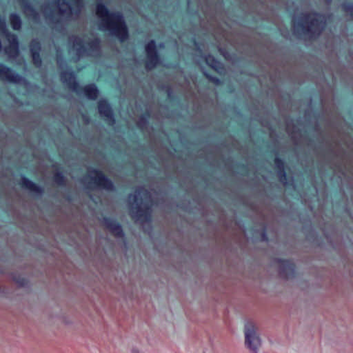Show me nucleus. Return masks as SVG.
Segmentation results:
<instances>
[{
	"label": "nucleus",
	"mask_w": 353,
	"mask_h": 353,
	"mask_svg": "<svg viewBox=\"0 0 353 353\" xmlns=\"http://www.w3.org/2000/svg\"><path fill=\"white\" fill-rule=\"evenodd\" d=\"M61 79L63 83L67 84L70 89L77 92H79V85L76 82L75 78L72 72H62L61 75Z\"/></svg>",
	"instance_id": "nucleus-10"
},
{
	"label": "nucleus",
	"mask_w": 353,
	"mask_h": 353,
	"mask_svg": "<svg viewBox=\"0 0 353 353\" xmlns=\"http://www.w3.org/2000/svg\"><path fill=\"white\" fill-rule=\"evenodd\" d=\"M275 163L279 167H280V164H282V163L278 159H276Z\"/></svg>",
	"instance_id": "nucleus-21"
},
{
	"label": "nucleus",
	"mask_w": 353,
	"mask_h": 353,
	"mask_svg": "<svg viewBox=\"0 0 353 353\" xmlns=\"http://www.w3.org/2000/svg\"><path fill=\"white\" fill-rule=\"evenodd\" d=\"M0 32L5 34L8 42V46L5 47V52L10 58H14L18 55V42L17 37L14 34H11L7 32L6 24L4 21H0Z\"/></svg>",
	"instance_id": "nucleus-7"
},
{
	"label": "nucleus",
	"mask_w": 353,
	"mask_h": 353,
	"mask_svg": "<svg viewBox=\"0 0 353 353\" xmlns=\"http://www.w3.org/2000/svg\"><path fill=\"white\" fill-rule=\"evenodd\" d=\"M145 52L147 54L146 68L148 69H152L155 67L159 62L154 41H151L147 44Z\"/></svg>",
	"instance_id": "nucleus-9"
},
{
	"label": "nucleus",
	"mask_w": 353,
	"mask_h": 353,
	"mask_svg": "<svg viewBox=\"0 0 353 353\" xmlns=\"http://www.w3.org/2000/svg\"><path fill=\"white\" fill-rule=\"evenodd\" d=\"M132 353H140V352H139V350H138V349H137V348H133V349L132 350Z\"/></svg>",
	"instance_id": "nucleus-22"
},
{
	"label": "nucleus",
	"mask_w": 353,
	"mask_h": 353,
	"mask_svg": "<svg viewBox=\"0 0 353 353\" xmlns=\"http://www.w3.org/2000/svg\"><path fill=\"white\" fill-rule=\"evenodd\" d=\"M10 20L13 29L19 30L21 28V21L19 16L16 14H11Z\"/></svg>",
	"instance_id": "nucleus-19"
},
{
	"label": "nucleus",
	"mask_w": 353,
	"mask_h": 353,
	"mask_svg": "<svg viewBox=\"0 0 353 353\" xmlns=\"http://www.w3.org/2000/svg\"><path fill=\"white\" fill-rule=\"evenodd\" d=\"M99 111L102 117H104L110 121V124L114 123L112 120V110L110 105L105 101H100L99 102Z\"/></svg>",
	"instance_id": "nucleus-13"
},
{
	"label": "nucleus",
	"mask_w": 353,
	"mask_h": 353,
	"mask_svg": "<svg viewBox=\"0 0 353 353\" xmlns=\"http://www.w3.org/2000/svg\"><path fill=\"white\" fill-rule=\"evenodd\" d=\"M39 50H40L39 43L36 40L32 41L30 44V51H31L34 64L37 67L40 66L41 63V60L39 54Z\"/></svg>",
	"instance_id": "nucleus-14"
},
{
	"label": "nucleus",
	"mask_w": 353,
	"mask_h": 353,
	"mask_svg": "<svg viewBox=\"0 0 353 353\" xmlns=\"http://www.w3.org/2000/svg\"><path fill=\"white\" fill-rule=\"evenodd\" d=\"M29 10H31V9H30V8H26L25 9V12L28 14V11H29Z\"/></svg>",
	"instance_id": "nucleus-24"
},
{
	"label": "nucleus",
	"mask_w": 353,
	"mask_h": 353,
	"mask_svg": "<svg viewBox=\"0 0 353 353\" xmlns=\"http://www.w3.org/2000/svg\"><path fill=\"white\" fill-rule=\"evenodd\" d=\"M129 201L131 203V215L136 221L143 223L150 219L149 205L151 203L150 192L141 188L136 192L135 195L129 196Z\"/></svg>",
	"instance_id": "nucleus-2"
},
{
	"label": "nucleus",
	"mask_w": 353,
	"mask_h": 353,
	"mask_svg": "<svg viewBox=\"0 0 353 353\" xmlns=\"http://www.w3.org/2000/svg\"><path fill=\"white\" fill-rule=\"evenodd\" d=\"M211 80H212L213 82H214V83H218L219 80H218L217 79H216V78H211Z\"/></svg>",
	"instance_id": "nucleus-23"
},
{
	"label": "nucleus",
	"mask_w": 353,
	"mask_h": 353,
	"mask_svg": "<svg viewBox=\"0 0 353 353\" xmlns=\"http://www.w3.org/2000/svg\"><path fill=\"white\" fill-rule=\"evenodd\" d=\"M107 229L115 236H122V230L120 225L116 223L113 220L105 219L104 221Z\"/></svg>",
	"instance_id": "nucleus-15"
},
{
	"label": "nucleus",
	"mask_w": 353,
	"mask_h": 353,
	"mask_svg": "<svg viewBox=\"0 0 353 353\" xmlns=\"http://www.w3.org/2000/svg\"><path fill=\"white\" fill-rule=\"evenodd\" d=\"M21 185L26 189L37 193L41 192V189L32 181H29L26 178H23L21 180Z\"/></svg>",
	"instance_id": "nucleus-17"
},
{
	"label": "nucleus",
	"mask_w": 353,
	"mask_h": 353,
	"mask_svg": "<svg viewBox=\"0 0 353 353\" xmlns=\"http://www.w3.org/2000/svg\"><path fill=\"white\" fill-rule=\"evenodd\" d=\"M205 60L206 64L208 65L214 70L218 71L219 69L220 68V63L218 61H216L213 57L208 56L207 57H205Z\"/></svg>",
	"instance_id": "nucleus-18"
},
{
	"label": "nucleus",
	"mask_w": 353,
	"mask_h": 353,
	"mask_svg": "<svg viewBox=\"0 0 353 353\" xmlns=\"http://www.w3.org/2000/svg\"><path fill=\"white\" fill-rule=\"evenodd\" d=\"M70 42L72 43L71 51L76 52L77 59L84 54L93 55L95 52L98 51L99 47V41L96 38L89 39V41H85L81 38L75 37L71 39Z\"/></svg>",
	"instance_id": "nucleus-5"
},
{
	"label": "nucleus",
	"mask_w": 353,
	"mask_h": 353,
	"mask_svg": "<svg viewBox=\"0 0 353 353\" xmlns=\"http://www.w3.org/2000/svg\"><path fill=\"white\" fill-rule=\"evenodd\" d=\"M0 77L10 82L19 83L21 77L14 74L9 68L0 64Z\"/></svg>",
	"instance_id": "nucleus-11"
},
{
	"label": "nucleus",
	"mask_w": 353,
	"mask_h": 353,
	"mask_svg": "<svg viewBox=\"0 0 353 353\" xmlns=\"http://www.w3.org/2000/svg\"><path fill=\"white\" fill-rule=\"evenodd\" d=\"M59 12L67 17L77 16L82 8L81 0H70V3H61V0H57Z\"/></svg>",
	"instance_id": "nucleus-8"
},
{
	"label": "nucleus",
	"mask_w": 353,
	"mask_h": 353,
	"mask_svg": "<svg viewBox=\"0 0 353 353\" xmlns=\"http://www.w3.org/2000/svg\"><path fill=\"white\" fill-rule=\"evenodd\" d=\"M90 188H103L112 190L113 185L110 181L107 179L101 172L93 170L88 172L85 179Z\"/></svg>",
	"instance_id": "nucleus-6"
},
{
	"label": "nucleus",
	"mask_w": 353,
	"mask_h": 353,
	"mask_svg": "<svg viewBox=\"0 0 353 353\" xmlns=\"http://www.w3.org/2000/svg\"><path fill=\"white\" fill-rule=\"evenodd\" d=\"M345 10L347 11V12H350V13L351 14H353V8L351 6H347Z\"/></svg>",
	"instance_id": "nucleus-20"
},
{
	"label": "nucleus",
	"mask_w": 353,
	"mask_h": 353,
	"mask_svg": "<svg viewBox=\"0 0 353 353\" xmlns=\"http://www.w3.org/2000/svg\"><path fill=\"white\" fill-rule=\"evenodd\" d=\"M245 345L252 353H258L262 345L259 327L253 321H248L244 327Z\"/></svg>",
	"instance_id": "nucleus-4"
},
{
	"label": "nucleus",
	"mask_w": 353,
	"mask_h": 353,
	"mask_svg": "<svg viewBox=\"0 0 353 353\" xmlns=\"http://www.w3.org/2000/svg\"><path fill=\"white\" fill-rule=\"evenodd\" d=\"M294 29L296 32H299L301 29L305 34L311 33L312 35L319 34L321 30L324 27L323 17L316 14H310L305 17L303 20L298 21L294 19L293 20Z\"/></svg>",
	"instance_id": "nucleus-3"
},
{
	"label": "nucleus",
	"mask_w": 353,
	"mask_h": 353,
	"mask_svg": "<svg viewBox=\"0 0 353 353\" xmlns=\"http://www.w3.org/2000/svg\"><path fill=\"white\" fill-rule=\"evenodd\" d=\"M97 15L100 19L101 30L109 31L121 41L128 38L127 28L120 13H110L103 5L98 4Z\"/></svg>",
	"instance_id": "nucleus-1"
},
{
	"label": "nucleus",
	"mask_w": 353,
	"mask_h": 353,
	"mask_svg": "<svg viewBox=\"0 0 353 353\" xmlns=\"http://www.w3.org/2000/svg\"><path fill=\"white\" fill-rule=\"evenodd\" d=\"M85 95L90 99H94L97 98L98 94V90L94 85H89L83 88Z\"/></svg>",
	"instance_id": "nucleus-16"
},
{
	"label": "nucleus",
	"mask_w": 353,
	"mask_h": 353,
	"mask_svg": "<svg viewBox=\"0 0 353 353\" xmlns=\"http://www.w3.org/2000/svg\"><path fill=\"white\" fill-rule=\"evenodd\" d=\"M279 268L281 275L288 278L293 273L294 264L289 261H280L279 262Z\"/></svg>",
	"instance_id": "nucleus-12"
}]
</instances>
